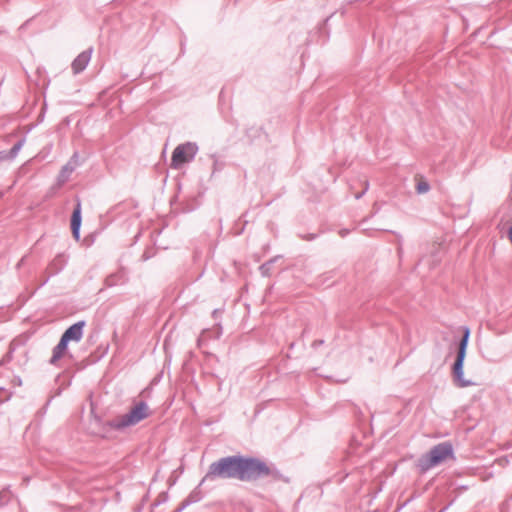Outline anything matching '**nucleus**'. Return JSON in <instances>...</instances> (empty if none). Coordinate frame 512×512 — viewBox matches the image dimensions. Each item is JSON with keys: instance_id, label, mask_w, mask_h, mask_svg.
<instances>
[{"instance_id": "1", "label": "nucleus", "mask_w": 512, "mask_h": 512, "mask_svg": "<svg viewBox=\"0 0 512 512\" xmlns=\"http://www.w3.org/2000/svg\"><path fill=\"white\" fill-rule=\"evenodd\" d=\"M262 478L279 481L283 479V476L273 465H268L260 458L237 454L225 456L212 462L201 484L205 480L215 479L256 482Z\"/></svg>"}, {"instance_id": "2", "label": "nucleus", "mask_w": 512, "mask_h": 512, "mask_svg": "<svg viewBox=\"0 0 512 512\" xmlns=\"http://www.w3.org/2000/svg\"><path fill=\"white\" fill-rule=\"evenodd\" d=\"M453 445L449 441L441 442L433 446L427 453L423 454L416 463L421 473L442 464L448 459H454Z\"/></svg>"}, {"instance_id": "3", "label": "nucleus", "mask_w": 512, "mask_h": 512, "mask_svg": "<svg viewBox=\"0 0 512 512\" xmlns=\"http://www.w3.org/2000/svg\"><path fill=\"white\" fill-rule=\"evenodd\" d=\"M469 337H470V330L468 327H465L463 336L458 345L457 356H456L455 362L452 367L453 381L457 387H461V388L468 387V386H471L474 384L472 381L465 379L464 375H463V367H464V361H465V357H466V350H467V346H468Z\"/></svg>"}, {"instance_id": "4", "label": "nucleus", "mask_w": 512, "mask_h": 512, "mask_svg": "<svg viewBox=\"0 0 512 512\" xmlns=\"http://www.w3.org/2000/svg\"><path fill=\"white\" fill-rule=\"evenodd\" d=\"M151 410L146 402L139 401L131 410L111 421V427L120 430L129 426H134L151 415Z\"/></svg>"}, {"instance_id": "5", "label": "nucleus", "mask_w": 512, "mask_h": 512, "mask_svg": "<svg viewBox=\"0 0 512 512\" xmlns=\"http://www.w3.org/2000/svg\"><path fill=\"white\" fill-rule=\"evenodd\" d=\"M198 151V146L192 142L179 144L172 153L170 166L173 169H180L184 164L191 162Z\"/></svg>"}, {"instance_id": "6", "label": "nucleus", "mask_w": 512, "mask_h": 512, "mask_svg": "<svg viewBox=\"0 0 512 512\" xmlns=\"http://www.w3.org/2000/svg\"><path fill=\"white\" fill-rule=\"evenodd\" d=\"M79 155L74 153L69 161L62 167L59 175L57 177V182L59 185H63L66 183L70 177V175L75 171V169L79 166Z\"/></svg>"}, {"instance_id": "7", "label": "nucleus", "mask_w": 512, "mask_h": 512, "mask_svg": "<svg viewBox=\"0 0 512 512\" xmlns=\"http://www.w3.org/2000/svg\"><path fill=\"white\" fill-rule=\"evenodd\" d=\"M92 48L81 52L72 62L71 68L74 74H79L85 70L91 60Z\"/></svg>"}, {"instance_id": "8", "label": "nucleus", "mask_w": 512, "mask_h": 512, "mask_svg": "<svg viewBox=\"0 0 512 512\" xmlns=\"http://www.w3.org/2000/svg\"><path fill=\"white\" fill-rule=\"evenodd\" d=\"M82 223L81 217V201L76 199V205L71 216V231L76 240L80 239V227Z\"/></svg>"}, {"instance_id": "9", "label": "nucleus", "mask_w": 512, "mask_h": 512, "mask_svg": "<svg viewBox=\"0 0 512 512\" xmlns=\"http://www.w3.org/2000/svg\"><path fill=\"white\" fill-rule=\"evenodd\" d=\"M85 326V321H78L71 325L63 334L62 337L65 338L68 342L75 341L79 342L83 337V328Z\"/></svg>"}, {"instance_id": "10", "label": "nucleus", "mask_w": 512, "mask_h": 512, "mask_svg": "<svg viewBox=\"0 0 512 512\" xmlns=\"http://www.w3.org/2000/svg\"><path fill=\"white\" fill-rule=\"evenodd\" d=\"M68 341L61 336L59 343L53 348L50 364L55 365L67 350Z\"/></svg>"}, {"instance_id": "11", "label": "nucleus", "mask_w": 512, "mask_h": 512, "mask_svg": "<svg viewBox=\"0 0 512 512\" xmlns=\"http://www.w3.org/2000/svg\"><path fill=\"white\" fill-rule=\"evenodd\" d=\"M24 143H25V138H22L13 145V147L10 149L9 152L0 151V161L6 160V159H14L17 156V154L19 153V151L21 150V148L23 147Z\"/></svg>"}, {"instance_id": "12", "label": "nucleus", "mask_w": 512, "mask_h": 512, "mask_svg": "<svg viewBox=\"0 0 512 512\" xmlns=\"http://www.w3.org/2000/svg\"><path fill=\"white\" fill-rule=\"evenodd\" d=\"M127 281L126 274L124 270H119L118 272L109 275L105 279V284L108 287L124 284Z\"/></svg>"}, {"instance_id": "13", "label": "nucleus", "mask_w": 512, "mask_h": 512, "mask_svg": "<svg viewBox=\"0 0 512 512\" xmlns=\"http://www.w3.org/2000/svg\"><path fill=\"white\" fill-rule=\"evenodd\" d=\"M200 499V492L195 489L188 495V497L185 500H183L182 507H187L192 503L198 502Z\"/></svg>"}, {"instance_id": "14", "label": "nucleus", "mask_w": 512, "mask_h": 512, "mask_svg": "<svg viewBox=\"0 0 512 512\" xmlns=\"http://www.w3.org/2000/svg\"><path fill=\"white\" fill-rule=\"evenodd\" d=\"M273 260H270V261H267L265 263H263L259 269H260V272L263 276H269L270 275V270H271V267H272V264H273Z\"/></svg>"}, {"instance_id": "15", "label": "nucleus", "mask_w": 512, "mask_h": 512, "mask_svg": "<svg viewBox=\"0 0 512 512\" xmlns=\"http://www.w3.org/2000/svg\"><path fill=\"white\" fill-rule=\"evenodd\" d=\"M430 189V186L427 182L425 181H421L417 184L416 186V191L419 193V194H423V193H426L428 192Z\"/></svg>"}, {"instance_id": "16", "label": "nucleus", "mask_w": 512, "mask_h": 512, "mask_svg": "<svg viewBox=\"0 0 512 512\" xmlns=\"http://www.w3.org/2000/svg\"><path fill=\"white\" fill-rule=\"evenodd\" d=\"M362 185H363L362 191H360V192L355 194V198L356 199H360L369 189V182H368V180H366V179L363 180L362 181Z\"/></svg>"}, {"instance_id": "17", "label": "nucleus", "mask_w": 512, "mask_h": 512, "mask_svg": "<svg viewBox=\"0 0 512 512\" xmlns=\"http://www.w3.org/2000/svg\"><path fill=\"white\" fill-rule=\"evenodd\" d=\"M324 343L323 340H315L313 343H312V346L314 348L318 347L319 345H322Z\"/></svg>"}, {"instance_id": "18", "label": "nucleus", "mask_w": 512, "mask_h": 512, "mask_svg": "<svg viewBox=\"0 0 512 512\" xmlns=\"http://www.w3.org/2000/svg\"><path fill=\"white\" fill-rule=\"evenodd\" d=\"M186 507H182V504L179 506V508L175 511V512H181L183 509H185Z\"/></svg>"}, {"instance_id": "19", "label": "nucleus", "mask_w": 512, "mask_h": 512, "mask_svg": "<svg viewBox=\"0 0 512 512\" xmlns=\"http://www.w3.org/2000/svg\"><path fill=\"white\" fill-rule=\"evenodd\" d=\"M216 314H217V310H214V311H213V316L215 317V316H216Z\"/></svg>"}, {"instance_id": "20", "label": "nucleus", "mask_w": 512, "mask_h": 512, "mask_svg": "<svg viewBox=\"0 0 512 512\" xmlns=\"http://www.w3.org/2000/svg\"><path fill=\"white\" fill-rule=\"evenodd\" d=\"M206 332H207L206 330L202 331V336H201V338L205 335V333H206Z\"/></svg>"}]
</instances>
